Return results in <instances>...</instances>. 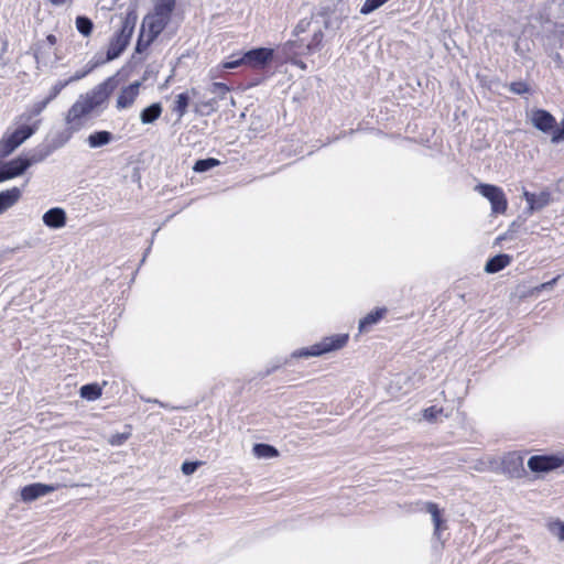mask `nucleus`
I'll use <instances>...</instances> for the list:
<instances>
[{"label": "nucleus", "instance_id": "79ce46f5", "mask_svg": "<svg viewBox=\"0 0 564 564\" xmlns=\"http://www.w3.org/2000/svg\"><path fill=\"white\" fill-rule=\"evenodd\" d=\"M46 41H47V43H48L51 46H54V45L56 44V42H57V39H56V36H55L54 34H48V35L46 36Z\"/></svg>", "mask_w": 564, "mask_h": 564}, {"label": "nucleus", "instance_id": "a878e982", "mask_svg": "<svg viewBox=\"0 0 564 564\" xmlns=\"http://www.w3.org/2000/svg\"><path fill=\"white\" fill-rule=\"evenodd\" d=\"M76 29L77 31L84 35V36H90L94 30V23L93 21L85 17V15H78L76 18Z\"/></svg>", "mask_w": 564, "mask_h": 564}, {"label": "nucleus", "instance_id": "9d476101", "mask_svg": "<svg viewBox=\"0 0 564 564\" xmlns=\"http://www.w3.org/2000/svg\"><path fill=\"white\" fill-rule=\"evenodd\" d=\"M563 465V459L556 455H534L528 460V467L534 473L550 471Z\"/></svg>", "mask_w": 564, "mask_h": 564}, {"label": "nucleus", "instance_id": "f03ea898", "mask_svg": "<svg viewBox=\"0 0 564 564\" xmlns=\"http://www.w3.org/2000/svg\"><path fill=\"white\" fill-rule=\"evenodd\" d=\"M176 8V0H154L152 12L143 20L149 30L162 33L170 23Z\"/></svg>", "mask_w": 564, "mask_h": 564}, {"label": "nucleus", "instance_id": "7ed1b4c3", "mask_svg": "<svg viewBox=\"0 0 564 564\" xmlns=\"http://www.w3.org/2000/svg\"><path fill=\"white\" fill-rule=\"evenodd\" d=\"M531 122L541 132L551 133L553 143L564 141V119L561 121V127H557L552 113L544 109H534L531 112Z\"/></svg>", "mask_w": 564, "mask_h": 564}, {"label": "nucleus", "instance_id": "39448f33", "mask_svg": "<svg viewBox=\"0 0 564 564\" xmlns=\"http://www.w3.org/2000/svg\"><path fill=\"white\" fill-rule=\"evenodd\" d=\"M348 340V334L326 336L321 341L301 349L297 355L301 357H318L344 348Z\"/></svg>", "mask_w": 564, "mask_h": 564}, {"label": "nucleus", "instance_id": "c9c22d12", "mask_svg": "<svg viewBox=\"0 0 564 564\" xmlns=\"http://www.w3.org/2000/svg\"><path fill=\"white\" fill-rule=\"evenodd\" d=\"M311 26V20L302 19L299 21L294 29V35L299 36L300 34L306 32Z\"/></svg>", "mask_w": 564, "mask_h": 564}, {"label": "nucleus", "instance_id": "423d86ee", "mask_svg": "<svg viewBox=\"0 0 564 564\" xmlns=\"http://www.w3.org/2000/svg\"><path fill=\"white\" fill-rule=\"evenodd\" d=\"M324 41V32L319 29L315 31L310 41L304 43L303 39L289 41L286 43L288 50L299 56H310L321 51Z\"/></svg>", "mask_w": 564, "mask_h": 564}, {"label": "nucleus", "instance_id": "e433bc0d", "mask_svg": "<svg viewBox=\"0 0 564 564\" xmlns=\"http://www.w3.org/2000/svg\"><path fill=\"white\" fill-rule=\"evenodd\" d=\"M200 464H202L200 462H184L182 465V471L185 475H191L197 469V467Z\"/></svg>", "mask_w": 564, "mask_h": 564}, {"label": "nucleus", "instance_id": "20e7f679", "mask_svg": "<svg viewBox=\"0 0 564 564\" xmlns=\"http://www.w3.org/2000/svg\"><path fill=\"white\" fill-rule=\"evenodd\" d=\"M40 120H36L32 126H20L13 132L6 133L0 139V158H6L11 154L18 147L28 140L39 129Z\"/></svg>", "mask_w": 564, "mask_h": 564}, {"label": "nucleus", "instance_id": "f3484780", "mask_svg": "<svg viewBox=\"0 0 564 564\" xmlns=\"http://www.w3.org/2000/svg\"><path fill=\"white\" fill-rule=\"evenodd\" d=\"M43 221L47 227L61 228L66 224V214L64 209L54 207L43 215Z\"/></svg>", "mask_w": 564, "mask_h": 564}, {"label": "nucleus", "instance_id": "4be33fe9", "mask_svg": "<svg viewBox=\"0 0 564 564\" xmlns=\"http://www.w3.org/2000/svg\"><path fill=\"white\" fill-rule=\"evenodd\" d=\"M79 394L83 399L95 401L101 397L102 386L98 383L84 384L79 390Z\"/></svg>", "mask_w": 564, "mask_h": 564}, {"label": "nucleus", "instance_id": "393cba45", "mask_svg": "<svg viewBox=\"0 0 564 564\" xmlns=\"http://www.w3.org/2000/svg\"><path fill=\"white\" fill-rule=\"evenodd\" d=\"M426 510L431 513L435 527V533H440L445 528L443 527L444 520L442 519L441 510L434 502L426 503Z\"/></svg>", "mask_w": 564, "mask_h": 564}, {"label": "nucleus", "instance_id": "bb28decb", "mask_svg": "<svg viewBox=\"0 0 564 564\" xmlns=\"http://www.w3.org/2000/svg\"><path fill=\"white\" fill-rule=\"evenodd\" d=\"M253 453L257 457H264V458H271L276 457L279 455V452L275 447L269 444H256L253 446Z\"/></svg>", "mask_w": 564, "mask_h": 564}, {"label": "nucleus", "instance_id": "6e6552de", "mask_svg": "<svg viewBox=\"0 0 564 564\" xmlns=\"http://www.w3.org/2000/svg\"><path fill=\"white\" fill-rule=\"evenodd\" d=\"M242 56L245 66L253 70H261L272 62L274 51L269 47H258L242 53Z\"/></svg>", "mask_w": 564, "mask_h": 564}, {"label": "nucleus", "instance_id": "5701e85b", "mask_svg": "<svg viewBox=\"0 0 564 564\" xmlns=\"http://www.w3.org/2000/svg\"><path fill=\"white\" fill-rule=\"evenodd\" d=\"M112 140V134L109 131H96L88 137V144L90 148H99L108 144Z\"/></svg>", "mask_w": 564, "mask_h": 564}, {"label": "nucleus", "instance_id": "2eb2a0df", "mask_svg": "<svg viewBox=\"0 0 564 564\" xmlns=\"http://www.w3.org/2000/svg\"><path fill=\"white\" fill-rule=\"evenodd\" d=\"M524 198L531 210H540L544 208L551 203L552 199L551 193L547 191H543L539 194L525 192Z\"/></svg>", "mask_w": 564, "mask_h": 564}, {"label": "nucleus", "instance_id": "412c9836", "mask_svg": "<svg viewBox=\"0 0 564 564\" xmlns=\"http://www.w3.org/2000/svg\"><path fill=\"white\" fill-rule=\"evenodd\" d=\"M162 113V106L160 102L152 104L151 106L144 108L141 113L140 118L142 123L148 124L152 123L155 120L160 118Z\"/></svg>", "mask_w": 564, "mask_h": 564}, {"label": "nucleus", "instance_id": "4468645a", "mask_svg": "<svg viewBox=\"0 0 564 564\" xmlns=\"http://www.w3.org/2000/svg\"><path fill=\"white\" fill-rule=\"evenodd\" d=\"M21 189L17 186L0 192V215L13 207L21 198Z\"/></svg>", "mask_w": 564, "mask_h": 564}, {"label": "nucleus", "instance_id": "4c0bfd02", "mask_svg": "<svg viewBox=\"0 0 564 564\" xmlns=\"http://www.w3.org/2000/svg\"><path fill=\"white\" fill-rule=\"evenodd\" d=\"M558 279H560V275L555 276V278H554V279H552L551 281L544 282V283H542V284H540V285L535 286V288L531 291V293H532V294H533V293H540V292H541V291H543V290H546V289L552 288V286L557 282V280H558Z\"/></svg>", "mask_w": 564, "mask_h": 564}, {"label": "nucleus", "instance_id": "72a5a7b5", "mask_svg": "<svg viewBox=\"0 0 564 564\" xmlns=\"http://www.w3.org/2000/svg\"><path fill=\"white\" fill-rule=\"evenodd\" d=\"M130 432L113 434L111 435L109 443L113 446L122 445L130 437Z\"/></svg>", "mask_w": 564, "mask_h": 564}, {"label": "nucleus", "instance_id": "a19ab883", "mask_svg": "<svg viewBox=\"0 0 564 564\" xmlns=\"http://www.w3.org/2000/svg\"><path fill=\"white\" fill-rule=\"evenodd\" d=\"M53 6H64L72 3L74 0H48Z\"/></svg>", "mask_w": 564, "mask_h": 564}, {"label": "nucleus", "instance_id": "a211bd4d", "mask_svg": "<svg viewBox=\"0 0 564 564\" xmlns=\"http://www.w3.org/2000/svg\"><path fill=\"white\" fill-rule=\"evenodd\" d=\"M511 261L512 257L507 253L497 254L487 261L485 271L488 273H497L508 267Z\"/></svg>", "mask_w": 564, "mask_h": 564}, {"label": "nucleus", "instance_id": "0eeeda50", "mask_svg": "<svg viewBox=\"0 0 564 564\" xmlns=\"http://www.w3.org/2000/svg\"><path fill=\"white\" fill-rule=\"evenodd\" d=\"M48 154L50 150H46L45 152L34 153L30 159L18 156L2 166L11 180L22 175L33 163L43 161Z\"/></svg>", "mask_w": 564, "mask_h": 564}, {"label": "nucleus", "instance_id": "2f4dec72", "mask_svg": "<svg viewBox=\"0 0 564 564\" xmlns=\"http://www.w3.org/2000/svg\"><path fill=\"white\" fill-rule=\"evenodd\" d=\"M212 93L217 94L219 99H224L226 95L230 91V87L225 83H213L210 87Z\"/></svg>", "mask_w": 564, "mask_h": 564}, {"label": "nucleus", "instance_id": "f8f14e48", "mask_svg": "<svg viewBox=\"0 0 564 564\" xmlns=\"http://www.w3.org/2000/svg\"><path fill=\"white\" fill-rule=\"evenodd\" d=\"M141 83L135 82L126 87H123L117 98L116 107L117 109H127L130 108L134 101L137 100L140 94Z\"/></svg>", "mask_w": 564, "mask_h": 564}, {"label": "nucleus", "instance_id": "ddd939ff", "mask_svg": "<svg viewBox=\"0 0 564 564\" xmlns=\"http://www.w3.org/2000/svg\"><path fill=\"white\" fill-rule=\"evenodd\" d=\"M388 313L387 307H377L359 321V332L367 333L379 323Z\"/></svg>", "mask_w": 564, "mask_h": 564}, {"label": "nucleus", "instance_id": "37998d69", "mask_svg": "<svg viewBox=\"0 0 564 564\" xmlns=\"http://www.w3.org/2000/svg\"><path fill=\"white\" fill-rule=\"evenodd\" d=\"M10 180L7 175V172L4 171L3 166L0 167V183L3 181Z\"/></svg>", "mask_w": 564, "mask_h": 564}, {"label": "nucleus", "instance_id": "f704fd0d", "mask_svg": "<svg viewBox=\"0 0 564 564\" xmlns=\"http://www.w3.org/2000/svg\"><path fill=\"white\" fill-rule=\"evenodd\" d=\"M216 99H210L208 101H202L197 105V110L202 111L204 113V110L207 109L205 112L206 115H209L210 112L216 110Z\"/></svg>", "mask_w": 564, "mask_h": 564}, {"label": "nucleus", "instance_id": "7c9ffc66", "mask_svg": "<svg viewBox=\"0 0 564 564\" xmlns=\"http://www.w3.org/2000/svg\"><path fill=\"white\" fill-rule=\"evenodd\" d=\"M509 89L511 93L517 95H524L530 91V87L525 82L519 80V82H512L509 85Z\"/></svg>", "mask_w": 564, "mask_h": 564}, {"label": "nucleus", "instance_id": "b1692460", "mask_svg": "<svg viewBox=\"0 0 564 564\" xmlns=\"http://www.w3.org/2000/svg\"><path fill=\"white\" fill-rule=\"evenodd\" d=\"M189 105V96L187 93L178 94L174 100L172 111L181 119L186 112Z\"/></svg>", "mask_w": 564, "mask_h": 564}, {"label": "nucleus", "instance_id": "c85d7f7f", "mask_svg": "<svg viewBox=\"0 0 564 564\" xmlns=\"http://www.w3.org/2000/svg\"><path fill=\"white\" fill-rule=\"evenodd\" d=\"M219 164H220V162L217 159H214V158L203 159V160L196 161L193 170L195 172L202 173V172H206L215 166H218Z\"/></svg>", "mask_w": 564, "mask_h": 564}, {"label": "nucleus", "instance_id": "9b49d317", "mask_svg": "<svg viewBox=\"0 0 564 564\" xmlns=\"http://www.w3.org/2000/svg\"><path fill=\"white\" fill-rule=\"evenodd\" d=\"M59 488V485H46L42 482H34L31 485L24 486L21 491L20 496L22 501L24 502H31L36 500L37 498L51 494Z\"/></svg>", "mask_w": 564, "mask_h": 564}, {"label": "nucleus", "instance_id": "dca6fc26", "mask_svg": "<svg viewBox=\"0 0 564 564\" xmlns=\"http://www.w3.org/2000/svg\"><path fill=\"white\" fill-rule=\"evenodd\" d=\"M137 23V14L134 11H129L122 20L121 26L119 31L115 33V35L120 36L127 43L130 42V39L133 34L134 28Z\"/></svg>", "mask_w": 564, "mask_h": 564}, {"label": "nucleus", "instance_id": "1a4fd4ad", "mask_svg": "<svg viewBox=\"0 0 564 564\" xmlns=\"http://www.w3.org/2000/svg\"><path fill=\"white\" fill-rule=\"evenodd\" d=\"M477 188L479 193L490 202L494 213H506L508 208V202L503 191L500 187L490 184H480L477 186Z\"/></svg>", "mask_w": 564, "mask_h": 564}, {"label": "nucleus", "instance_id": "f257e3e1", "mask_svg": "<svg viewBox=\"0 0 564 564\" xmlns=\"http://www.w3.org/2000/svg\"><path fill=\"white\" fill-rule=\"evenodd\" d=\"M101 104L95 95L79 96L65 116L66 130L69 134L79 131L89 119L93 111Z\"/></svg>", "mask_w": 564, "mask_h": 564}, {"label": "nucleus", "instance_id": "6ab92c4d", "mask_svg": "<svg viewBox=\"0 0 564 564\" xmlns=\"http://www.w3.org/2000/svg\"><path fill=\"white\" fill-rule=\"evenodd\" d=\"M160 34V32L149 30L147 25L143 24L139 39L137 41L135 51L138 53L144 52Z\"/></svg>", "mask_w": 564, "mask_h": 564}, {"label": "nucleus", "instance_id": "aec40b11", "mask_svg": "<svg viewBox=\"0 0 564 564\" xmlns=\"http://www.w3.org/2000/svg\"><path fill=\"white\" fill-rule=\"evenodd\" d=\"M129 43L120 39V36H117L113 34V36L110 39L106 57L107 61H112L121 55V53L126 50Z\"/></svg>", "mask_w": 564, "mask_h": 564}, {"label": "nucleus", "instance_id": "cd10ccee", "mask_svg": "<svg viewBox=\"0 0 564 564\" xmlns=\"http://www.w3.org/2000/svg\"><path fill=\"white\" fill-rule=\"evenodd\" d=\"M48 104L50 102L46 98L44 100L35 102L25 113H23L21 116V118L29 121L32 118L40 116L41 112L47 107Z\"/></svg>", "mask_w": 564, "mask_h": 564}, {"label": "nucleus", "instance_id": "c756f323", "mask_svg": "<svg viewBox=\"0 0 564 564\" xmlns=\"http://www.w3.org/2000/svg\"><path fill=\"white\" fill-rule=\"evenodd\" d=\"M235 57H236V54H231L229 56V61L223 62L220 67L223 69H232V68L240 67L242 65L245 66L242 54L237 58H235Z\"/></svg>", "mask_w": 564, "mask_h": 564}, {"label": "nucleus", "instance_id": "58836bf2", "mask_svg": "<svg viewBox=\"0 0 564 564\" xmlns=\"http://www.w3.org/2000/svg\"><path fill=\"white\" fill-rule=\"evenodd\" d=\"M65 85H66V83H57L56 85L53 86L50 95L46 97L48 102H51L53 99H55L58 96V94L65 87Z\"/></svg>", "mask_w": 564, "mask_h": 564}, {"label": "nucleus", "instance_id": "ea45409f", "mask_svg": "<svg viewBox=\"0 0 564 564\" xmlns=\"http://www.w3.org/2000/svg\"><path fill=\"white\" fill-rule=\"evenodd\" d=\"M440 410H437L435 406H430L424 410V417L427 420H433L436 417Z\"/></svg>", "mask_w": 564, "mask_h": 564}, {"label": "nucleus", "instance_id": "473e14b6", "mask_svg": "<svg viewBox=\"0 0 564 564\" xmlns=\"http://www.w3.org/2000/svg\"><path fill=\"white\" fill-rule=\"evenodd\" d=\"M550 531L557 535L561 541H564V522L555 520L549 523Z\"/></svg>", "mask_w": 564, "mask_h": 564}]
</instances>
